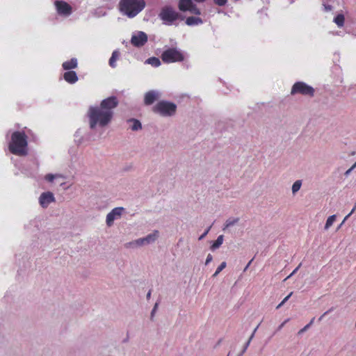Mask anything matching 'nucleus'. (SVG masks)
Here are the masks:
<instances>
[{
	"instance_id": "f257e3e1",
	"label": "nucleus",
	"mask_w": 356,
	"mask_h": 356,
	"mask_svg": "<svg viewBox=\"0 0 356 356\" xmlns=\"http://www.w3.org/2000/svg\"><path fill=\"white\" fill-rule=\"evenodd\" d=\"M118 105L116 97L112 96L102 101L99 106H90L88 116L90 129L97 125L104 127L108 125L113 116V109Z\"/></svg>"
},
{
	"instance_id": "f03ea898",
	"label": "nucleus",
	"mask_w": 356,
	"mask_h": 356,
	"mask_svg": "<svg viewBox=\"0 0 356 356\" xmlns=\"http://www.w3.org/2000/svg\"><path fill=\"white\" fill-rule=\"evenodd\" d=\"M27 145V136L24 132L17 131L12 134L8 146L12 154L17 156H26L28 154Z\"/></svg>"
},
{
	"instance_id": "7ed1b4c3",
	"label": "nucleus",
	"mask_w": 356,
	"mask_h": 356,
	"mask_svg": "<svg viewBox=\"0 0 356 356\" xmlns=\"http://www.w3.org/2000/svg\"><path fill=\"white\" fill-rule=\"evenodd\" d=\"M145 7L144 0H120V10L129 18L136 17Z\"/></svg>"
},
{
	"instance_id": "20e7f679",
	"label": "nucleus",
	"mask_w": 356,
	"mask_h": 356,
	"mask_svg": "<svg viewBox=\"0 0 356 356\" xmlns=\"http://www.w3.org/2000/svg\"><path fill=\"white\" fill-rule=\"evenodd\" d=\"M159 236L158 230H154L145 237L139 238L131 242L127 243L124 245L127 248H136L154 243Z\"/></svg>"
},
{
	"instance_id": "39448f33",
	"label": "nucleus",
	"mask_w": 356,
	"mask_h": 356,
	"mask_svg": "<svg viewBox=\"0 0 356 356\" xmlns=\"http://www.w3.org/2000/svg\"><path fill=\"white\" fill-rule=\"evenodd\" d=\"M177 111V105L168 101H160L154 107V111L164 117L172 116Z\"/></svg>"
},
{
	"instance_id": "423d86ee",
	"label": "nucleus",
	"mask_w": 356,
	"mask_h": 356,
	"mask_svg": "<svg viewBox=\"0 0 356 356\" xmlns=\"http://www.w3.org/2000/svg\"><path fill=\"white\" fill-rule=\"evenodd\" d=\"M161 59L165 63L181 62L184 60V55L177 48H168L162 53Z\"/></svg>"
},
{
	"instance_id": "0eeeda50",
	"label": "nucleus",
	"mask_w": 356,
	"mask_h": 356,
	"mask_svg": "<svg viewBox=\"0 0 356 356\" xmlns=\"http://www.w3.org/2000/svg\"><path fill=\"white\" fill-rule=\"evenodd\" d=\"M159 17L165 25L170 26L179 19V14L171 6H165L161 9Z\"/></svg>"
},
{
	"instance_id": "6e6552de",
	"label": "nucleus",
	"mask_w": 356,
	"mask_h": 356,
	"mask_svg": "<svg viewBox=\"0 0 356 356\" xmlns=\"http://www.w3.org/2000/svg\"><path fill=\"white\" fill-rule=\"evenodd\" d=\"M291 94L292 95L300 94L305 96L313 97L314 95V89L305 82L298 81L293 84Z\"/></svg>"
},
{
	"instance_id": "1a4fd4ad",
	"label": "nucleus",
	"mask_w": 356,
	"mask_h": 356,
	"mask_svg": "<svg viewBox=\"0 0 356 356\" xmlns=\"http://www.w3.org/2000/svg\"><path fill=\"white\" fill-rule=\"evenodd\" d=\"M124 211V208L121 207L113 209L106 216V225L109 227L113 226L114 221L121 218Z\"/></svg>"
},
{
	"instance_id": "9d476101",
	"label": "nucleus",
	"mask_w": 356,
	"mask_h": 356,
	"mask_svg": "<svg viewBox=\"0 0 356 356\" xmlns=\"http://www.w3.org/2000/svg\"><path fill=\"white\" fill-rule=\"evenodd\" d=\"M147 35L143 31H136L133 33L131 43L136 47H141L147 42Z\"/></svg>"
},
{
	"instance_id": "9b49d317",
	"label": "nucleus",
	"mask_w": 356,
	"mask_h": 356,
	"mask_svg": "<svg viewBox=\"0 0 356 356\" xmlns=\"http://www.w3.org/2000/svg\"><path fill=\"white\" fill-rule=\"evenodd\" d=\"M55 201V197L50 191L44 192L39 197V203L42 208H47L51 203Z\"/></svg>"
},
{
	"instance_id": "f8f14e48",
	"label": "nucleus",
	"mask_w": 356,
	"mask_h": 356,
	"mask_svg": "<svg viewBox=\"0 0 356 356\" xmlns=\"http://www.w3.org/2000/svg\"><path fill=\"white\" fill-rule=\"evenodd\" d=\"M55 6L58 14L68 16L72 13V7L65 1L56 0Z\"/></svg>"
},
{
	"instance_id": "ddd939ff",
	"label": "nucleus",
	"mask_w": 356,
	"mask_h": 356,
	"mask_svg": "<svg viewBox=\"0 0 356 356\" xmlns=\"http://www.w3.org/2000/svg\"><path fill=\"white\" fill-rule=\"evenodd\" d=\"M160 97V94L156 90H150L145 95L144 102L146 105L152 104Z\"/></svg>"
},
{
	"instance_id": "4468645a",
	"label": "nucleus",
	"mask_w": 356,
	"mask_h": 356,
	"mask_svg": "<svg viewBox=\"0 0 356 356\" xmlns=\"http://www.w3.org/2000/svg\"><path fill=\"white\" fill-rule=\"evenodd\" d=\"M64 79L69 83H74L78 80V76L74 71L66 72L63 75Z\"/></svg>"
},
{
	"instance_id": "2eb2a0df",
	"label": "nucleus",
	"mask_w": 356,
	"mask_h": 356,
	"mask_svg": "<svg viewBox=\"0 0 356 356\" xmlns=\"http://www.w3.org/2000/svg\"><path fill=\"white\" fill-rule=\"evenodd\" d=\"M203 23L202 19L198 17H188L186 19V24L188 26H195Z\"/></svg>"
},
{
	"instance_id": "dca6fc26",
	"label": "nucleus",
	"mask_w": 356,
	"mask_h": 356,
	"mask_svg": "<svg viewBox=\"0 0 356 356\" xmlns=\"http://www.w3.org/2000/svg\"><path fill=\"white\" fill-rule=\"evenodd\" d=\"M192 3V0H179V9L184 12L187 11L190 9Z\"/></svg>"
},
{
	"instance_id": "f3484780",
	"label": "nucleus",
	"mask_w": 356,
	"mask_h": 356,
	"mask_svg": "<svg viewBox=\"0 0 356 356\" xmlns=\"http://www.w3.org/2000/svg\"><path fill=\"white\" fill-rule=\"evenodd\" d=\"M77 66V60L76 58H72L69 61L64 62L63 63V67L65 70L76 68Z\"/></svg>"
},
{
	"instance_id": "a211bd4d",
	"label": "nucleus",
	"mask_w": 356,
	"mask_h": 356,
	"mask_svg": "<svg viewBox=\"0 0 356 356\" xmlns=\"http://www.w3.org/2000/svg\"><path fill=\"white\" fill-rule=\"evenodd\" d=\"M129 123H131L130 129L132 131H138L142 129V124L140 122L136 119H130L128 120Z\"/></svg>"
},
{
	"instance_id": "6ab92c4d",
	"label": "nucleus",
	"mask_w": 356,
	"mask_h": 356,
	"mask_svg": "<svg viewBox=\"0 0 356 356\" xmlns=\"http://www.w3.org/2000/svg\"><path fill=\"white\" fill-rule=\"evenodd\" d=\"M119 56H120V52L118 50L113 51V52L112 53L111 57L109 59V65L111 67L115 68L116 67L115 62L118 59Z\"/></svg>"
},
{
	"instance_id": "aec40b11",
	"label": "nucleus",
	"mask_w": 356,
	"mask_h": 356,
	"mask_svg": "<svg viewBox=\"0 0 356 356\" xmlns=\"http://www.w3.org/2000/svg\"><path fill=\"white\" fill-rule=\"evenodd\" d=\"M223 240H224L223 235L218 236L217 239L211 245V250L213 251V250L218 249L222 244Z\"/></svg>"
},
{
	"instance_id": "412c9836",
	"label": "nucleus",
	"mask_w": 356,
	"mask_h": 356,
	"mask_svg": "<svg viewBox=\"0 0 356 356\" xmlns=\"http://www.w3.org/2000/svg\"><path fill=\"white\" fill-rule=\"evenodd\" d=\"M239 220L238 218H230L227 219L225 223L224 227L222 230H225L226 229L234 226L235 224H236Z\"/></svg>"
},
{
	"instance_id": "4be33fe9",
	"label": "nucleus",
	"mask_w": 356,
	"mask_h": 356,
	"mask_svg": "<svg viewBox=\"0 0 356 356\" xmlns=\"http://www.w3.org/2000/svg\"><path fill=\"white\" fill-rule=\"evenodd\" d=\"M145 63L155 67L161 65V60L156 57H150L146 60Z\"/></svg>"
},
{
	"instance_id": "5701e85b",
	"label": "nucleus",
	"mask_w": 356,
	"mask_h": 356,
	"mask_svg": "<svg viewBox=\"0 0 356 356\" xmlns=\"http://www.w3.org/2000/svg\"><path fill=\"white\" fill-rule=\"evenodd\" d=\"M345 17L343 14H338L334 19V23L338 27H342L344 24Z\"/></svg>"
},
{
	"instance_id": "b1692460",
	"label": "nucleus",
	"mask_w": 356,
	"mask_h": 356,
	"mask_svg": "<svg viewBox=\"0 0 356 356\" xmlns=\"http://www.w3.org/2000/svg\"><path fill=\"white\" fill-rule=\"evenodd\" d=\"M336 218H337L336 215H332L328 217V218L326 220L325 227H324V229L325 230H327L333 225V223L336 220Z\"/></svg>"
},
{
	"instance_id": "393cba45",
	"label": "nucleus",
	"mask_w": 356,
	"mask_h": 356,
	"mask_svg": "<svg viewBox=\"0 0 356 356\" xmlns=\"http://www.w3.org/2000/svg\"><path fill=\"white\" fill-rule=\"evenodd\" d=\"M302 186V181L301 180H297L296 181L293 185H292V193L293 194H296L301 188Z\"/></svg>"
},
{
	"instance_id": "a878e982",
	"label": "nucleus",
	"mask_w": 356,
	"mask_h": 356,
	"mask_svg": "<svg viewBox=\"0 0 356 356\" xmlns=\"http://www.w3.org/2000/svg\"><path fill=\"white\" fill-rule=\"evenodd\" d=\"M227 264L225 261L222 262L213 273V277H216L224 268H225Z\"/></svg>"
},
{
	"instance_id": "bb28decb",
	"label": "nucleus",
	"mask_w": 356,
	"mask_h": 356,
	"mask_svg": "<svg viewBox=\"0 0 356 356\" xmlns=\"http://www.w3.org/2000/svg\"><path fill=\"white\" fill-rule=\"evenodd\" d=\"M188 11H190L193 14L197 15L201 14L199 8H197V6L193 3L191 4V6L190 7Z\"/></svg>"
},
{
	"instance_id": "cd10ccee",
	"label": "nucleus",
	"mask_w": 356,
	"mask_h": 356,
	"mask_svg": "<svg viewBox=\"0 0 356 356\" xmlns=\"http://www.w3.org/2000/svg\"><path fill=\"white\" fill-rule=\"evenodd\" d=\"M61 177L60 175L58 174H56V175H53V174H47L44 179L47 181H49V182H52L55 178L56 177Z\"/></svg>"
},
{
	"instance_id": "c85d7f7f",
	"label": "nucleus",
	"mask_w": 356,
	"mask_h": 356,
	"mask_svg": "<svg viewBox=\"0 0 356 356\" xmlns=\"http://www.w3.org/2000/svg\"><path fill=\"white\" fill-rule=\"evenodd\" d=\"M213 1L218 6H222L227 3V0H213Z\"/></svg>"
},
{
	"instance_id": "c756f323",
	"label": "nucleus",
	"mask_w": 356,
	"mask_h": 356,
	"mask_svg": "<svg viewBox=\"0 0 356 356\" xmlns=\"http://www.w3.org/2000/svg\"><path fill=\"white\" fill-rule=\"evenodd\" d=\"M211 226L209 227L204 233L199 237V240H202L209 233L211 229Z\"/></svg>"
},
{
	"instance_id": "7c9ffc66",
	"label": "nucleus",
	"mask_w": 356,
	"mask_h": 356,
	"mask_svg": "<svg viewBox=\"0 0 356 356\" xmlns=\"http://www.w3.org/2000/svg\"><path fill=\"white\" fill-rule=\"evenodd\" d=\"M323 6L324 7V10L326 12L330 11L332 10V6L331 5L323 3Z\"/></svg>"
},
{
	"instance_id": "2f4dec72",
	"label": "nucleus",
	"mask_w": 356,
	"mask_h": 356,
	"mask_svg": "<svg viewBox=\"0 0 356 356\" xmlns=\"http://www.w3.org/2000/svg\"><path fill=\"white\" fill-rule=\"evenodd\" d=\"M300 266H301V264H300L298 266V267H296V268L293 270V272H292V273H291V274H290V275H289V276L285 279V280H287V279H289V278H290L291 277H292V276H293V275H294V274H295V273L298 270V269L300 268Z\"/></svg>"
},
{
	"instance_id": "473e14b6",
	"label": "nucleus",
	"mask_w": 356,
	"mask_h": 356,
	"mask_svg": "<svg viewBox=\"0 0 356 356\" xmlns=\"http://www.w3.org/2000/svg\"><path fill=\"white\" fill-rule=\"evenodd\" d=\"M158 305H159L158 302L155 303V305H154V307H153V309H152V310L151 312V318H152L154 316V314H155V312H156V309L158 308Z\"/></svg>"
},
{
	"instance_id": "72a5a7b5",
	"label": "nucleus",
	"mask_w": 356,
	"mask_h": 356,
	"mask_svg": "<svg viewBox=\"0 0 356 356\" xmlns=\"http://www.w3.org/2000/svg\"><path fill=\"white\" fill-rule=\"evenodd\" d=\"M213 260V257L211 254H209L207 257L205 264L208 265Z\"/></svg>"
},
{
	"instance_id": "f704fd0d",
	"label": "nucleus",
	"mask_w": 356,
	"mask_h": 356,
	"mask_svg": "<svg viewBox=\"0 0 356 356\" xmlns=\"http://www.w3.org/2000/svg\"><path fill=\"white\" fill-rule=\"evenodd\" d=\"M309 328V325H306L303 328L299 330L298 334H302Z\"/></svg>"
},
{
	"instance_id": "c9c22d12",
	"label": "nucleus",
	"mask_w": 356,
	"mask_h": 356,
	"mask_svg": "<svg viewBox=\"0 0 356 356\" xmlns=\"http://www.w3.org/2000/svg\"><path fill=\"white\" fill-rule=\"evenodd\" d=\"M250 340H248V341L245 343V344L244 345V347H243V348L242 350V354L245 353V352L248 349V346H250Z\"/></svg>"
},
{
	"instance_id": "e433bc0d",
	"label": "nucleus",
	"mask_w": 356,
	"mask_h": 356,
	"mask_svg": "<svg viewBox=\"0 0 356 356\" xmlns=\"http://www.w3.org/2000/svg\"><path fill=\"white\" fill-rule=\"evenodd\" d=\"M258 327H259V325H257V326L254 328V330H253V332H252V334L250 335V338H249V339H248V340H250V342H251V341L252 340V339L254 338V334H255V332H257V330Z\"/></svg>"
},
{
	"instance_id": "4c0bfd02",
	"label": "nucleus",
	"mask_w": 356,
	"mask_h": 356,
	"mask_svg": "<svg viewBox=\"0 0 356 356\" xmlns=\"http://www.w3.org/2000/svg\"><path fill=\"white\" fill-rule=\"evenodd\" d=\"M332 308H331V309H330L329 310H327V312H325L323 315H321V316H320V318H318V321H322V319H323V318L325 315H327L328 313H330V312H332Z\"/></svg>"
},
{
	"instance_id": "58836bf2",
	"label": "nucleus",
	"mask_w": 356,
	"mask_h": 356,
	"mask_svg": "<svg viewBox=\"0 0 356 356\" xmlns=\"http://www.w3.org/2000/svg\"><path fill=\"white\" fill-rule=\"evenodd\" d=\"M293 294V292H291L286 297H285L283 300L282 302H283L284 303H285L289 299V298L291 296V295Z\"/></svg>"
},
{
	"instance_id": "ea45409f",
	"label": "nucleus",
	"mask_w": 356,
	"mask_h": 356,
	"mask_svg": "<svg viewBox=\"0 0 356 356\" xmlns=\"http://www.w3.org/2000/svg\"><path fill=\"white\" fill-rule=\"evenodd\" d=\"M289 319H286L277 328V330H280L283 327L284 325H285L286 323H287L289 321Z\"/></svg>"
},
{
	"instance_id": "a19ab883",
	"label": "nucleus",
	"mask_w": 356,
	"mask_h": 356,
	"mask_svg": "<svg viewBox=\"0 0 356 356\" xmlns=\"http://www.w3.org/2000/svg\"><path fill=\"white\" fill-rule=\"evenodd\" d=\"M353 170L350 168L348 170H347L345 173H344V175L346 177H348L351 172H352Z\"/></svg>"
},
{
	"instance_id": "79ce46f5",
	"label": "nucleus",
	"mask_w": 356,
	"mask_h": 356,
	"mask_svg": "<svg viewBox=\"0 0 356 356\" xmlns=\"http://www.w3.org/2000/svg\"><path fill=\"white\" fill-rule=\"evenodd\" d=\"M351 213H349L343 219V220L342 221V223H344L346 220H347V219L351 216Z\"/></svg>"
},
{
	"instance_id": "37998d69",
	"label": "nucleus",
	"mask_w": 356,
	"mask_h": 356,
	"mask_svg": "<svg viewBox=\"0 0 356 356\" xmlns=\"http://www.w3.org/2000/svg\"><path fill=\"white\" fill-rule=\"evenodd\" d=\"M151 297V291H149L147 293V299L149 300Z\"/></svg>"
},
{
	"instance_id": "c03bdc74",
	"label": "nucleus",
	"mask_w": 356,
	"mask_h": 356,
	"mask_svg": "<svg viewBox=\"0 0 356 356\" xmlns=\"http://www.w3.org/2000/svg\"><path fill=\"white\" fill-rule=\"evenodd\" d=\"M315 318H312L310 322L307 324L309 325V327L314 323Z\"/></svg>"
},
{
	"instance_id": "a18cd8bd",
	"label": "nucleus",
	"mask_w": 356,
	"mask_h": 356,
	"mask_svg": "<svg viewBox=\"0 0 356 356\" xmlns=\"http://www.w3.org/2000/svg\"><path fill=\"white\" fill-rule=\"evenodd\" d=\"M355 210H356V203H355L354 207L352 209V210H351V211L350 213H351V214H353L355 212Z\"/></svg>"
},
{
	"instance_id": "49530a36",
	"label": "nucleus",
	"mask_w": 356,
	"mask_h": 356,
	"mask_svg": "<svg viewBox=\"0 0 356 356\" xmlns=\"http://www.w3.org/2000/svg\"><path fill=\"white\" fill-rule=\"evenodd\" d=\"M284 302H281L277 306V309H280L282 305H284Z\"/></svg>"
},
{
	"instance_id": "de8ad7c7",
	"label": "nucleus",
	"mask_w": 356,
	"mask_h": 356,
	"mask_svg": "<svg viewBox=\"0 0 356 356\" xmlns=\"http://www.w3.org/2000/svg\"><path fill=\"white\" fill-rule=\"evenodd\" d=\"M75 141L78 143V144H81L82 143V140L81 139H75Z\"/></svg>"
},
{
	"instance_id": "09e8293b",
	"label": "nucleus",
	"mask_w": 356,
	"mask_h": 356,
	"mask_svg": "<svg viewBox=\"0 0 356 356\" xmlns=\"http://www.w3.org/2000/svg\"><path fill=\"white\" fill-rule=\"evenodd\" d=\"M356 168V162L350 167V168L353 170Z\"/></svg>"
},
{
	"instance_id": "8fccbe9b",
	"label": "nucleus",
	"mask_w": 356,
	"mask_h": 356,
	"mask_svg": "<svg viewBox=\"0 0 356 356\" xmlns=\"http://www.w3.org/2000/svg\"><path fill=\"white\" fill-rule=\"evenodd\" d=\"M79 136V131H77L76 133H75V137L77 138L78 136Z\"/></svg>"
},
{
	"instance_id": "3c124183",
	"label": "nucleus",
	"mask_w": 356,
	"mask_h": 356,
	"mask_svg": "<svg viewBox=\"0 0 356 356\" xmlns=\"http://www.w3.org/2000/svg\"><path fill=\"white\" fill-rule=\"evenodd\" d=\"M343 223H342V222H341V223L339 225V227H337V229H340V228L341 227V226H342V225H343Z\"/></svg>"
},
{
	"instance_id": "603ef678",
	"label": "nucleus",
	"mask_w": 356,
	"mask_h": 356,
	"mask_svg": "<svg viewBox=\"0 0 356 356\" xmlns=\"http://www.w3.org/2000/svg\"><path fill=\"white\" fill-rule=\"evenodd\" d=\"M243 354H242V352L238 355V356H242Z\"/></svg>"
},
{
	"instance_id": "864d4df0",
	"label": "nucleus",
	"mask_w": 356,
	"mask_h": 356,
	"mask_svg": "<svg viewBox=\"0 0 356 356\" xmlns=\"http://www.w3.org/2000/svg\"><path fill=\"white\" fill-rule=\"evenodd\" d=\"M243 354H242V352L238 355V356H242Z\"/></svg>"
}]
</instances>
